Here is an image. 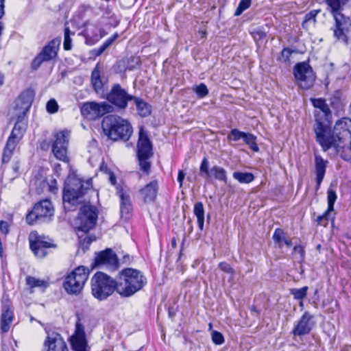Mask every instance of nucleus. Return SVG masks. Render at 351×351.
I'll use <instances>...</instances> for the list:
<instances>
[{
	"label": "nucleus",
	"instance_id": "1",
	"mask_svg": "<svg viewBox=\"0 0 351 351\" xmlns=\"http://www.w3.org/2000/svg\"><path fill=\"white\" fill-rule=\"evenodd\" d=\"M315 123L313 132L316 142L324 152L333 148L345 161H351V119L343 117L336 122L333 129L332 112L324 98H311Z\"/></svg>",
	"mask_w": 351,
	"mask_h": 351
},
{
	"label": "nucleus",
	"instance_id": "2",
	"mask_svg": "<svg viewBox=\"0 0 351 351\" xmlns=\"http://www.w3.org/2000/svg\"><path fill=\"white\" fill-rule=\"evenodd\" d=\"M117 282L118 294L121 298H130L146 286L147 279L141 271L125 267L118 273Z\"/></svg>",
	"mask_w": 351,
	"mask_h": 351
},
{
	"label": "nucleus",
	"instance_id": "3",
	"mask_svg": "<svg viewBox=\"0 0 351 351\" xmlns=\"http://www.w3.org/2000/svg\"><path fill=\"white\" fill-rule=\"evenodd\" d=\"M101 128L108 139L113 142H127L133 133L131 123L127 119L116 114H108L104 117Z\"/></svg>",
	"mask_w": 351,
	"mask_h": 351
},
{
	"label": "nucleus",
	"instance_id": "4",
	"mask_svg": "<svg viewBox=\"0 0 351 351\" xmlns=\"http://www.w3.org/2000/svg\"><path fill=\"white\" fill-rule=\"evenodd\" d=\"M55 206L49 198H43L35 202L25 216L27 225L34 226L48 223L53 221Z\"/></svg>",
	"mask_w": 351,
	"mask_h": 351
},
{
	"label": "nucleus",
	"instance_id": "5",
	"mask_svg": "<svg viewBox=\"0 0 351 351\" xmlns=\"http://www.w3.org/2000/svg\"><path fill=\"white\" fill-rule=\"evenodd\" d=\"M118 282L107 274L97 271L90 279V293L98 301H104L115 291L118 293Z\"/></svg>",
	"mask_w": 351,
	"mask_h": 351
},
{
	"label": "nucleus",
	"instance_id": "6",
	"mask_svg": "<svg viewBox=\"0 0 351 351\" xmlns=\"http://www.w3.org/2000/svg\"><path fill=\"white\" fill-rule=\"evenodd\" d=\"M91 187V179L84 180L76 176L68 177L62 191V200L71 206H77Z\"/></svg>",
	"mask_w": 351,
	"mask_h": 351
},
{
	"label": "nucleus",
	"instance_id": "7",
	"mask_svg": "<svg viewBox=\"0 0 351 351\" xmlns=\"http://www.w3.org/2000/svg\"><path fill=\"white\" fill-rule=\"evenodd\" d=\"M90 270L84 265H80L67 273L62 278V288L71 295L82 293L88 279Z\"/></svg>",
	"mask_w": 351,
	"mask_h": 351
},
{
	"label": "nucleus",
	"instance_id": "8",
	"mask_svg": "<svg viewBox=\"0 0 351 351\" xmlns=\"http://www.w3.org/2000/svg\"><path fill=\"white\" fill-rule=\"evenodd\" d=\"M29 247L34 256L43 259L58 248L55 241L44 234H40L36 230H32L28 235Z\"/></svg>",
	"mask_w": 351,
	"mask_h": 351
},
{
	"label": "nucleus",
	"instance_id": "9",
	"mask_svg": "<svg viewBox=\"0 0 351 351\" xmlns=\"http://www.w3.org/2000/svg\"><path fill=\"white\" fill-rule=\"evenodd\" d=\"M153 145L146 131L141 128L139 131L138 139L136 144V156L139 169L145 176L151 173L152 162L149 159L153 156Z\"/></svg>",
	"mask_w": 351,
	"mask_h": 351
},
{
	"label": "nucleus",
	"instance_id": "10",
	"mask_svg": "<svg viewBox=\"0 0 351 351\" xmlns=\"http://www.w3.org/2000/svg\"><path fill=\"white\" fill-rule=\"evenodd\" d=\"M69 138L67 130H60L53 133L51 140V152L54 157L64 163H69L68 155Z\"/></svg>",
	"mask_w": 351,
	"mask_h": 351
},
{
	"label": "nucleus",
	"instance_id": "11",
	"mask_svg": "<svg viewBox=\"0 0 351 351\" xmlns=\"http://www.w3.org/2000/svg\"><path fill=\"white\" fill-rule=\"evenodd\" d=\"M98 217V210L96 206L90 202L84 204L80 208L77 220L79 226L77 230L85 234L93 230L96 224Z\"/></svg>",
	"mask_w": 351,
	"mask_h": 351
},
{
	"label": "nucleus",
	"instance_id": "12",
	"mask_svg": "<svg viewBox=\"0 0 351 351\" xmlns=\"http://www.w3.org/2000/svg\"><path fill=\"white\" fill-rule=\"evenodd\" d=\"M112 106L105 101L97 103L88 101L84 103L80 108V112L83 117L88 120H97L112 111Z\"/></svg>",
	"mask_w": 351,
	"mask_h": 351
},
{
	"label": "nucleus",
	"instance_id": "13",
	"mask_svg": "<svg viewBox=\"0 0 351 351\" xmlns=\"http://www.w3.org/2000/svg\"><path fill=\"white\" fill-rule=\"evenodd\" d=\"M199 174L208 181L215 180L225 184L228 183L226 170L218 165H214L209 169V162L206 157H204L201 162Z\"/></svg>",
	"mask_w": 351,
	"mask_h": 351
},
{
	"label": "nucleus",
	"instance_id": "14",
	"mask_svg": "<svg viewBox=\"0 0 351 351\" xmlns=\"http://www.w3.org/2000/svg\"><path fill=\"white\" fill-rule=\"evenodd\" d=\"M105 265L110 271H114L119 268V260L117 254L111 248H106L95 254L91 268Z\"/></svg>",
	"mask_w": 351,
	"mask_h": 351
},
{
	"label": "nucleus",
	"instance_id": "15",
	"mask_svg": "<svg viewBox=\"0 0 351 351\" xmlns=\"http://www.w3.org/2000/svg\"><path fill=\"white\" fill-rule=\"evenodd\" d=\"M61 44V38L58 37L49 42L32 60L31 66H40L43 63L54 60Z\"/></svg>",
	"mask_w": 351,
	"mask_h": 351
},
{
	"label": "nucleus",
	"instance_id": "16",
	"mask_svg": "<svg viewBox=\"0 0 351 351\" xmlns=\"http://www.w3.org/2000/svg\"><path fill=\"white\" fill-rule=\"evenodd\" d=\"M134 95H129L119 84L112 85L106 99L117 108L124 110L127 108L128 101H132Z\"/></svg>",
	"mask_w": 351,
	"mask_h": 351
},
{
	"label": "nucleus",
	"instance_id": "17",
	"mask_svg": "<svg viewBox=\"0 0 351 351\" xmlns=\"http://www.w3.org/2000/svg\"><path fill=\"white\" fill-rule=\"evenodd\" d=\"M69 341L73 351H89L85 328L80 318L75 322L74 332Z\"/></svg>",
	"mask_w": 351,
	"mask_h": 351
},
{
	"label": "nucleus",
	"instance_id": "18",
	"mask_svg": "<svg viewBox=\"0 0 351 351\" xmlns=\"http://www.w3.org/2000/svg\"><path fill=\"white\" fill-rule=\"evenodd\" d=\"M335 20V24L331 29L333 32V36L339 40L344 43L348 42L346 33L351 26V20L350 17L345 16L342 12H338L332 14Z\"/></svg>",
	"mask_w": 351,
	"mask_h": 351
},
{
	"label": "nucleus",
	"instance_id": "19",
	"mask_svg": "<svg viewBox=\"0 0 351 351\" xmlns=\"http://www.w3.org/2000/svg\"><path fill=\"white\" fill-rule=\"evenodd\" d=\"M293 75L296 84L302 89H310L315 82L316 75L313 67H294Z\"/></svg>",
	"mask_w": 351,
	"mask_h": 351
},
{
	"label": "nucleus",
	"instance_id": "20",
	"mask_svg": "<svg viewBox=\"0 0 351 351\" xmlns=\"http://www.w3.org/2000/svg\"><path fill=\"white\" fill-rule=\"evenodd\" d=\"M313 326V315L308 311H305L295 324L291 333L295 337H302L308 335Z\"/></svg>",
	"mask_w": 351,
	"mask_h": 351
},
{
	"label": "nucleus",
	"instance_id": "21",
	"mask_svg": "<svg viewBox=\"0 0 351 351\" xmlns=\"http://www.w3.org/2000/svg\"><path fill=\"white\" fill-rule=\"evenodd\" d=\"M43 346L46 351H69L64 338L58 332L47 335L44 340Z\"/></svg>",
	"mask_w": 351,
	"mask_h": 351
},
{
	"label": "nucleus",
	"instance_id": "22",
	"mask_svg": "<svg viewBox=\"0 0 351 351\" xmlns=\"http://www.w3.org/2000/svg\"><path fill=\"white\" fill-rule=\"evenodd\" d=\"M158 191V182L153 180L140 189L138 193L144 203L150 204L156 200Z\"/></svg>",
	"mask_w": 351,
	"mask_h": 351
},
{
	"label": "nucleus",
	"instance_id": "23",
	"mask_svg": "<svg viewBox=\"0 0 351 351\" xmlns=\"http://www.w3.org/2000/svg\"><path fill=\"white\" fill-rule=\"evenodd\" d=\"M14 319V315L11 304L8 302L3 304L0 318V332L2 335L7 333L10 330Z\"/></svg>",
	"mask_w": 351,
	"mask_h": 351
},
{
	"label": "nucleus",
	"instance_id": "24",
	"mask_svg": "<svg viewBox=\"0 0 351 351\" xmlns=\"http://www.w3.org/2000/svg\"><path fill=\"white\" fill-rule=\"evenodd\" d=\"M117 195L120 198L121 216L125 219H129L132 215L133 210L130 195L122 188L117 191Z\"/></svg>",
	"mask_w": 351,
	"mask_h": 351
},
{
	"label": "nucleus",
	"instance_id": "25",
	"mask_svg": "<svg viewBox=\"0 0 351 351\" xmlns=\"http://www.w3.org/2000/svg\"><path fill=\"white\" fill-rule=\"evenodd\" d=\"M315 173L316 182V190L317 191L324 180L326 172L328 160L324 159L319 154H314Z\"/></svg>",
	"mask_w": 351,
	"mask_h": 351
},
{
	"label": "nucleus",
	"instance_id": "26",
	"mask_svg": "<svg viewBox=\"0 0 351 351\" xmlns=\"http://www.w3.org/2000/svg\"><path fill=\"white\" fill-rule=\"evenodd\" d=\"M21 141L8 136L5 145L3 149L1 161L2 163H8L13 156L14 152Z\"/></svg>",
	"mask_w": 351,
	"mask_h": 351
},
{
	"label": "nucleus",
	"instance_id": "27",
	"mask_svg": "<svg viewBox=\"0 0 351 351\" xmlns=\"http://www.w3.org/2000/svg\"><path fill=\"white\" fill-rule=\"evenodd\" d=\"M25 284L29 293L34 292L35 288H39L45 291L49 286V282L45 280L36 278L32 276H27L25 278Z\"/></svg>",
	"mask_w": 351,
	"mask_h": 351
},
{
	"label": "nucleus",
	"instance_id": "28",
	"mask_svg": "<svg viewBox=\"0 0 351 351\" xmlns=\"http://www.w3.org/2000/svg\"><path fill=\"white\" fill-rule=\"evenodd\" d=\"M132 101H134L136 110L141 117H147L152 114V106L143 99L133 96Z\"/></svg>",
	"mask_w": 351,
	"mask_h": 351
},
{
	"label": "nucleus",
	"instance_id": "29",
	"mask_svg": "<svg viewBox=\"0 0 351 351\" xmlns=\"http://www.w3.org/2000/svg\"><path fill=\"white\" fill-rule=\"evenodd\" d=\"M34 98V93L32 90L26 89L19 96V101L21 108L25 111L29 110Z\"/></svg>",
	"mask_w": 351,
	"mask_h": 351
},
{
	"label": "nucleus",
	"instance_id": "30",
	"mask_svg": "<svg viewBox=\"0 0 351 351\" xmlns=\"http://www.w3.org/2000/svg\"><path fill=\"white\" fill-rule=\"evenodd\" d=\"M26 131V124L22 119H17L10 136L16 140L21 141Z\"/></svg>",
	"mask_w": 351,
	"mask_h": 351
},
{
	"label": "nucleus",
	"instance_id": "31",
	"mask_svg": "<svg viewBox=\"0 0 351 351\" xmlns=\"http://www.w3.org/2000/svg\"><path fill=\"white\" fill-rule=\"evenodd\" d=\"M99 68L95 67L91 73V84L94 90L97 93L104 91V82Z\"/></svg>",
	"mask_w": 351,
	"mask_h": 351
},
{
	"label": "nucleus",
	"instance_id": "32",
	"mask_svg": "<svg viewBox=\"0 0 351 351\" xmlns=\"http://www.w3.org/2000/svg\"><path fill=\"white\" fill-rule=\"evenodd\" d=\"M193 213L197 217V223L199 230H204V208L202 202H197L194 204Z\"/></svg>",
	"mask_w": 351,
	"mask_h": 351
},
{
	"label": "nucleus",
	"instance_id": "33",
	"mask_svg": "<svg viewBox=\"0 0 351 351\" xmlns=\"http://www.w3.org/2000/svg\"><path fill=\"white\" fill-rule=\"evenodd\" d=\"M349 0H325L327 5V10L332 14L341 12L344 6L348 3Z\"/></svg>",
	"mask_w": 351,
	"mask_h": 351
},
{
	"label": "nucleus",
	"instance_id": "34",
	"mask_svg": "<svg viewBox=\"0 0 351 351\" xmlns=\"http://www.w3.org/2000/svg\"><path fill=\"white\" fill-rule=\"evenodd\" d=\"M232 176L239 182L242 184H249L254 181L255 178L254 174L251 172L234 171Z\"/></svg>",
	"mask_w": 351,
	"mask_h": 351
},
{
	"label": "nucleus",
	"instance_id": "35",
	"mask_svg": "<svg viewBox=\"0 0 351 351\" xmlns=\"http://www.w3.org/2000/svg\"><path fill=\"white\" fill-rule=\"evenodd\" d=\"M243 140L252 151L254 152H258L259 151V147L257 144V138L255 135L252 133L245 132Z\"/></svg>",
	"mask_w": 351,
	"mask_h": 351
},
{
	"label": "nucleus",
	"instance_id": "36",
	"mask_svg": "<svg viewBox=\"0 0 351 351\" xmlns=\"http://www.w3.org/2000/svg\"><path fill=\"white\" fill-rule=\"evenodd\" d=\"M285 232L283 229L277 228L275 229L272 235V239L275 245L280 249L283 247L284 239H285Z\"/></svg>",
	"mask_w": 351,
	"mask_h": 351
},
{
	"label": "nucleus",
	"instance_id": "37",
	"mask_svg": "<svg viewBox=\"0 0 351 351\" xmlns=\"http://www.w3.org/2000/svg\"><path fill=\"white\" fill-rule=\"evenodd\" d=\"M320 10H313L309 12L306 14L304 21L302 23V27L303 29H308V23H313L315 24L316 23V17L317 14L319 13Z\"/></svg>",
	"mask_w": 351,
	"mask_h": 351
},
{
	"label": "nucleus",
	"instance_id": "38",
	"mask_svg": "<svg viewBox=\"0 0 351 351\" xmlns=\"http://www.w3.org/2000/svg\"><path fill=\"white\" fill-rule=\"evenodd\" d=\"M308 287L304 286L300 289L293 288L291 289L289 292L293 295L294 300H303L307 295Z\"/></svg>",
	"mask_w": 351,
	"mask_h": 351
},
{
	"label": "nucleus",
	"instance_id": "39",
	"mask_svg": "<svg viewBox=\"0 0 351 351\" xmlns=\"http://www.w3.org/2000/svg\"><path fill=\"white\" fill-rule=\"evenodd\" d=\"M295 55H298V52L295 50L290 48H284L281 52L280 60L285 64H291V58H293Z\"/></svg>",
	"mask_w": 351,
	"mask_h": 351
},
{
	"label": "nucleus",
	"instance_id": "40",
	"mask_svg": "<svg viewBox=\"0 0 351 351\" xmlns=\"http://www.w3.org/2000/svg\"><path fill=\"white\" fill-rule=\"evenodd\" d=\"M337 199L336 191L330 186L327 190V209L330 211L334 210L335 203Z\"/></svg>",
	"mask_w": 351,
	"mask_h": 351
},
{
	"label": "nucleus",
	"instance_id": "41",
	"mask_svg": "<svg viewBox=\"0 0 351 351\" xmlns=\"http://www.w3.org/2000/svg\"><path fill=\"white\" fill-rule=\"evenodd\" d=\"M245 132L240 131L237 128L232 129L227 136L228 141H238L241 138H243Z\"/></svg>",
	"mask_w": 351,
	"mask_h": 351
},
{
	"label": "nucleus",
	"instance_id": "42",
	"mask_svg": "<svg viewBox=\"0 0 351 351\" xmlns=\"http://www.w3.org/2000/svg\"><path fill=\"white\" fill-rule=\"evenodd\" d=\"M330 210L326 209L324 213L321 215H319L315 219L316 226H322L324 227H326L328 224L329 221V214L331 213Z\"/></svg>",
	"mask_w": 351,
	"mask_h": 351
},
{
	"label": "nucleus",
	"instance_id": "43",
	"mask_svg": "<svg viewBox=\"0 0 351 351\" xmlns=\"http://www.w3.org/2000/svg\"><path fill=\"white\" fill-rule=\"evenodd\" d=\"M103 19H108L109 21L107 24L113 27H117L120 23V21L117 18L115 14L111 13L110 10H106L105 12Z\"/></svg>",
	"mask_w": 351,
	"mask_h": 351
},
{
	"label": "nucleus",
	"instance_id": "44",
	"mask_svg": "<svg viewBox=\"0 0 351 351\" xmlns=\"http://www.w3.org/2000/svg\"><path fill=\"white\" fill-rule=\"evenodd\" d=\"M251 0H241L235 10L234 16H240L245 10L251 5Z\"/></svg>",
	"mask_w": 351,
	"mask_h": 351
},
{
	"label": "nucleus",
	"instance_id": "45",
	"mask_svg": "<svg viewBox=\"0 0 351 351\" xmlns=\"http://www.w3.org/2000/svg\"><path fill=\"white\" fill-rule=\"evenodd\" d=\"M96 240V237L94 235H88L80 241V245L83 250H87L89 249L93 241Z\"/></svg>",
	"mask_w": 351,
	"mask_h": 351
},
{
	"label": "nucleus",
	"instance_id": "46",
	"mask_svg": "<svg viewBox=\"0 0 351 351\" xmlns=\"http://www.w3.org/2000/svg\"><path fill=\"white\" fill-rule=\"evenodd\" d=\"M71 30L69 27H66L64 28V39L63 43V47L64 50H70L71 49Z\"/></svg>",
	"mask_w": 351,
	"mask_h": 351
},
{
	"label": "nucleus",
	"instance_id": "47",
	"mask_svg": "<svg viewBox=\"0 0 351 351\" xmlns=\"http://www.w3.org/2000/svg\"><path fill=\"white\" fill-rule=\"evenodd\" d=\"M213 342L215 345H221L225 342L223 334L217 330H213L211 334Z\"/></svg>",
	"mask_w": 351,
	"mask_h": 351
},
{
	"label": "nucleus",
	"instance_id": "48",
	"mask_svg": "<svg viewBox=\"0 0 351 351\" xmlns=\"http://www.w3.org/2000/svg\"><path fill=\"white\" fill-rule=\"evenodd\" d=\"M46 109L47 112L50 114H54L58 111L59 106L55 99H49L46 105Z\"/></svg>",
	"mask_w": 351,
	"mask_h": 351
},
{
	"label": "nucleus",
	"instance_id": "49",
	"mask_svg": "<svg viewBox=\"0 0 351 351\" xmlns=\"http://www.w3.org/2000/svg\"><path fill=\"white\" fill-rule=\"evenodd\" d=\"M195 90L197 97L200 99L205 97L208 94V89L204 83H201L197 86Z\"/></svg>",
	"mask_w": 351,
	"mask_h": 351
},
{
	"label": "nucleus",
	"instance_id": "50",
	"mask_svg": "<svg viewBox=\"0 0 351 351\" xmlns=\"http://www.w3.org/2000/svg\"><path fill=\"white\" fill-rule=\"evenodd\" d=\"M218 266L221 271L226 274H233L234 273V269L226 262H221L219 263Z\"/></svg>",
	"mask_w": 351,
	"mask_h": 351
},
{
	"label": "nucleus",
	"instance_id": "51",
	"mask_svg": "<svg viewBox=\"0 0 351 351\" xmlns=\"http://www.w3.org/2000/svg\"><path fill=\"white\" fill-rule=\"evenodd\" d=\"M293 252L300 254V261H304L305 258V247L302 245H296L293 248Z\"/></svg>",
	"mask_w": 351,
	"mask_h": 351
},
{
	"label": "nucleus",
	"instance_id": "52",
	"mask_svg": "<svg viewBox=\"0 0 351 351\" xmlns=\"http://www.w3.org/2000/svg\"><path fill=\"white\" fill-rule=\"evenodd\" d=\"M48 191L53 194H57L58 191V182L56 179H51L47 183Z\"/></svg>",
	"mask_w": 351,
	"mask_h": 351
},
{
	"label": "nucleus",
	"instance_id": "53",
	"mask_svg": "<svg viewBox=\"0 0 351 351\" xmlns=\"http://www.w3.org/2000/svg\"><path fill=\"white\" fill-rule=\"evenodd\" d=\"M10 224L6 221H0V232L4 235H7L10 232Z\"/></svg>",
	"mask_w": 351,
	"mask_h": 351
},
{
	"label": "nucleus",
	"instance_id": "54",
	"mask_svg": "<svg viewBox=\"0 0 351 351\" xmlns=\"http://www.w3.org/2000/svg\"><path fill=\"white\" fill-rule=\"evenodd\" d=\"M39 147L42 151L47 152L49 149L50 147H51V142L47 139H43L40 142Z\"/></svg>",
	"mask_w": 351,
	"mask_h": 351
},
{
	"label": "nucleus",
	"instance_id": "55",
	"mask_svg": "<svg viewBox=\"0 0 351 351\" xmlns=\"http://www.w3.org/2000/svg\"><path fill=\"white\" fill-rule=\"evenodd\" d=\"M253 34L255 38L258 36V39H262L266 36V34L259 28L256 29Z\"/></svg>",
	"mask_w": 351,
	"mask_h": 351
},
{
	"label": "nucleus",
	"instance_id": "56",
	"mask_svg": "<svg viewBox=\"0 0 351 351\" xmlns=\"http://www.w3.org/2000/svg\"><path fill=\"white\" fill-rule=\"evenodd\" d=\"M184 177H185V173L184 172V171L179 170L178 173L177 180L179 182L180 186H182V185L183 184V181H184Z\"/></svg>",
	"mask_w": 351,
	"mask_h": 351
},
{
	"label": "nucleus",
	"instance_id": "57",
	"mask_svg": "<svg viewBox=\"0 0 351 351\" xmlns=\"http://www.w3.org/2000/svg\"><path fill=\"white\" fill-rule=\"evenodd\" d=\"M5 0H0V19L3 17L5 14L4 8H5Z\"/></svg>",
	"mask_w": 351,
	"mask_h": 351
},
{
	"label": "nucleus",
	"instance_id": "58",
	"mask_svg": "<svg viewBox=\"0 0 351 351\" xmlns=\"http://www.w3.org/2000/svg\"><path fill=\"white\" fill-rule=\"evenodd\" d=\"M284 244L286 245L288 247H291L293 245L291 239L285 238V239H284V242H283V245Z\"/></svg>",
	"mask_w": 351,
	"mask_h": 351
},
{
	"label": "nucleus",
	"instance_id": "59",
	"mask_svg": "<svg viewBox=\"0 0 351 351\" xmlns=\"http://www.w3.org/2000/svg\"><path fill=\"white\" fill-rule=\"evenodd\" d=\"M105 169H106V170H108L110 173V179L111 182L112 184H115V182H116V178H115L114 175L113 174V173L111 172L110 170H108V167L106 166L105 167Z\"/></svg>",
	"mask_w": 351,
	"mask_h": 351
},
{
	"label": "nucleus",
	"instance_id": "60",
	"mask_svg": "<svg viewBox=\"0 0 351 351\" xmlns=\"http://www.w3.org/2000/svg\"><path fill=\"white\" fill-rule=\"evenodd\" d=\"M250 310L251 312H254L256 313V315H260L261 312L260 311L256 308L255 305H252L250 307Z\"/></svg>",
	"mask_w": 351,
	"mask_h": 351
},
{
	"label": "nucleus",
	"instance_id": "61",
	"mask_svg": "<svg viewBox=\"0 0 351 351\" xmlns=\"http://www.w3.org/2000/svg\"><path fill=\"white\" fill-rule=\"evenodd\" d=\"M99 34H100L99 37L97 38V40H99V38H103L104 36H105L107 34L106 32L104 29H99Z\"/></svg>",
	"mask_w": 351,
	"mask_h": 351
},
{
	"label": "nucleus",
	"instance_id": "62",
	"mask_svg": "<svg viewBox=\"0 0 351 351\" xmlns=\"http://www.w3.org/2000/svg\"><path fill=\"white\" fill-rule=\"evenodd\" d=\"M113 43V41L109 38H108L104 43V44L107 47H109L112 43Z\"/></svg>",
	"mask_w": 351,
	"mask_h": 351
},
{
	"label": "nucleus",
	"instance_id": "63",
	"mask_svg": "<svg viewBox=\"0 0 351 351\" xmlns=\"http://www.w3.org/2000/svg\"><path fill=\"white\" fill-rule=\"evenodd\" d=\"M123 261L124 262L130 263L131 261L130 256L128 254L123 256Z\"/></svg>",
	"mask_w": 351,
	"mask_h": 351
},
{
	"label": "nucleus",
	"instance_id": "64",
	"mask_svg": "<svg viewBox=\"0 0 351 351\" xmlns=\"http://www.w3.org/2000/svg\"><path fill=\"white\" fill-rule=\"evenodd\" d=\"M104 51V50H103L101 46H100L98 49H96V54L97 56H99L101 55L103 52Z\"/></svg>",
	"mask_w": 351,
	"mask_h": 351
}]
</instances>
